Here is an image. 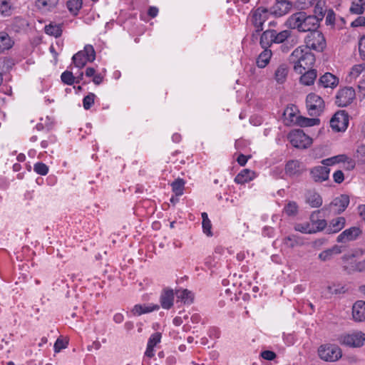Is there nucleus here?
Wrapping results in <instances>:
<instances>
[{"mask_svg": "<svg viewBox=\"0 0 365 365\" xmlns=\"http://www.w3.org/2000/svg\"><path fill=\"white\" fill-rule=\"evenodd\" d=\"M289 62L293 64L294 71L301 74L309 69L315 62V57L308 49L303 46L295 48L289 56Z\"/></svg>", "mask_w": 365, "mask_h": 365, "instance_id": "obj_1", "label": "nucleus"}, {"mask_svg": "<svg viewBox=\"0 0 365 365\" xmlns=\"http://www.w3.org/2000/svg\"><path fill=\"white\" fill-rule=\"evenodd\" d=\"M270 14L267 8L260 6L250 11L248 21L255 28V31L259 32L263 30L264 23L269 19Z\"/></svg>", "mask_w": 365, "mask_h": 365, "instance_id": "obj_2", "label": "nucleus"}, {"mask_svg": "<svg viewBox=\"0 0 365 365\" xmlns=\"http://www.w3.org/2000/svg\"><path fill=\"white\" fill-rule=\"evenodd\" d=\"M318 354L321 359L329 362L336 361L342 356L341 349L335 344H330L320 346Z\"/></svg>", "mask_w": 365, "mask_h": 365, "instance_id": "obj_3", "label": "nucleus"}, {"mask_svg": "<svg viewBox=\"0 0 365 365\" xmlns=\"http://www.w3.org/2000/svg\"><path fill=\"white\" fill-rule=\"evenodd\" d=\"M307 49H312L317 51H323L326 48V40L322 32L315 30L309 32L305 38Z\"/></svg>", "mask_w": 365, "mask_h": 365, "instance_id": "obj_4", "label": "nucleus"}, {"mask_svg": "<svg viewBox=\"0 0 365 365\" xmlns=\"http://www.w3.org/2000/svg\"><path fill=\"white\" fill-rule=\"evenodd\" d=\"M96 58V52L91 45H86L83 50L78 51L72 57L74 65L80 68L84 67L87 62H93Z\"/></svg>", "mask_w": 365, "mask_h": 365, "instance_id": "obj_5", "label": "nucleus"}, {"mask_svg": "<svg viewBox=\"0 0 365 365\" xmlns=\"http://www.w3.org/2000/svg\"><path fill=\"white\" fill-rule=\"evenodd\" d=\"M341 344L350 347H361L365 342V334L360 331L344 334L339 336Z\"/></svg>", "mask_w": 365, "mask_h": 365, "instance_id": "obj_6", "label": "nucleus"}, {"mask_svg": "<svg viewBox=\"0 0 365 365\" xmlns=\"http://www.w3.org/2000/svg\"><path fill=\"white\" fill-rule=\"evenodd\" d=\"M288 138L295 148H307L312 143V139L302 130H294L289 133Z\"/></svg>", "mask_w": 365, "mask_h": 365, "instance_id": "obj_7", "label": "nucleus"}, {"mask_svg": "<svg viewBox=\"0 0 365 365\" xmlns=\"http://www.w3.org/2000/svg\"><path fill=\"white\" fill-rule=\"evenodd\" d=\"M309 114L312 116L319 115L324 108L323 99L318 95L309 93L306 100Z\"/></svg>", "mask_w": 365, "mask_h": 365, "instance_id": "obj_8", "label": "nucleus"}, {"mask_svg": "<svg viewBox=\"0 0 365 365\" xmlns=\"http://www.w3.org/2000/svg\"><path fill=\"white\" fill-rule=\"evenodd\" d=\"M349 204V197L346 195H341L334 198L329 205L325 206L323 210L329 214L339 215L343 212Z\"/></svg>", "mask_w": 365, "mask_h": 365, "instance_id": "obj_9", "label": "nucleus"}, {"mask_svg": "<svg viewBox=\"0 0 365 365\" xmlns=\"http://www.w3.org/2000/svg\"><path fill=\"white\" fill-rule=\"evenodd\" d=\"M285 116H289L291 122L295 123L300 127H311L319 125L320 120L317 118H306L301 115H297L292 112V108H287L284 113Z\"/></svg>", "mask_w": 365, "mask_h": 365, "instance_id": "obj_10", "label": "nucleus"}, {"mask_svg": "<svg viewBox=\"0 0 365 365\" xmlns=\"http://www.w3.org/2000/svg\"><path fill=\"white\" fill-rule=\"evenodd\" d=\"M349 124V116L344 110L337 111L330 120L331 128L336 131H344Z\"/></svg>", "mask_w": 365, "mask_h": 365, "instance_id": "obj_11", "label": "nucleus"}, {"mask_svg": "<svg viewBox=\"0 0 365 365\" xmlns=\"http://www.w3.org/2000/svg\"><path fill=\"white\" fill-rule=\"evenodd\" d=\"M354 98V90L351 87H346L338 91L335 103L339 107H345L349 105Z\"/></svg>", "mask_w": 365, "mask_h": 365, "instance_id": "obj_12", "label": "nucleus"}, {"mask_svg": "<svg viewBox=\"0 0 365 365\" xmlns=\"http://www.w3.org/2000/svg\"><path fill=\"white\" fill-rule=\"evenodd\" d=\"M362 235V230L359 227H351L340 233L336 242L339 243H346L357 240Z\"/></svg>", "mask_w": 365, "mask_h": 365, "instance_id": "obj_13", "label": "nucleus"}, {"mask_svg": "<svg viewBox=\"0 0 365 365\" xmlns=\"http://www.w3.org/2000/svg\"><path fill=\"white\" fill-rule=\"evenodd\" d=\"M305 202L311 207L318 208L322 206L323 200L315 190H308L304 194Z\"/></svg>", "mask_w": 365, "mask_h": 365, "instance_id": "obj_14", "label": "nucleus"}, {"mask_svg": "<svg viewBox=\"0 0 365 365\" xmlns=\"http://www.w3.org/2000/svg\"><path fill=\"white\" fill-rule=\"evenodd\" d=\"M291 8L292 4L288 0H275L271 13L277 16H282L287 14Z\"/></svg>", "mask_w": 365, "mask_h": 365, "instance_id": "obj_15", "label": "nucleus"}, {"mask_svg": "<svg viewBox=\"0 0 365 365\" xmlns=\"http://www.w3.org/2000/svg\"><path fill=\"white\" fill-rule=\"evenodd\" d=\"M330 170L326 166H316L310 170L312 178L315 182H323L329 178Z\"/></svg>", "mask_w": 365, "mask_h": 365, "instance_id": "obj_16", "label": "nucleus"}, {"mask_svg": "<svg viewBox=\"0 0 365 365\" xmlns=\"http://www.w3.org/2000/svg\"><path fill=\"white\" fill-rule=\"evenodd\" d=\"M304 16V12L299 11L291 15L286 21V26L292 29H297L301 32L303 17Z\"/></svg>", "mask_w": 365, "mask_h": 365, "instance_id": "obj_17", "label": "nucleus"}, {"mask_svg": "<svg viewBox=\"0 0 365 365\" xmlns=\"http://www.w3.org/2000/svg\"><path fill=\"white\" fill-rule=\"evenodd\" d=\"M301 32L313 31L317 30L319 22L317 18L312 15H307L304 12Z\"/></svg>", "mask_w": 365, "mask_h": 365, "instance_id": "obj_18", "label": "nucleus"}, {"mask_svg": "<svg viewBox=\"0 0 365 365\" xmlns=\"http://www.w3.org/2000/svg\"><path fill=\"white\" fill-rule=\"evenodd\" d=\"M353 319L356 322L365 321V302L359 300L352 307Z\"/></svg>", "mask_w": 365, "mask_h": 365, "instance_id": "obj_19", "label": "nucleus"}, {"mask_svg": "<svg viewBox=\"0 0 365 365\" xmlns=\"http://www.w3.org/2000/svg\"><path fill=\"white\" fill-rule=\"evenodd\" d=\"M346 225V220L344 217H338L331 220L327 225L326 232L334 234L341 230Z\"/></svg>", "mask_w": 365, "mask_h": 365, "instance_id": "obj_20", "label": "nucleus"}, {"mask_svg": "<svg viewBox=\"0 0 365 365\" xmlns=\"http://www.w3.org/2000/svg\"><path fill=\"white\" fill-rule=\"evenodd\" d=\"M174 293L170 289H165L160 297L161 307L165 309H170L173 305Z\"/></svg>", "mask_w": 365, "mask_h": 365, "instance_id": "obj_21", "label": "nucleus"}, {"mask_svg": "<svg viewBox=\"0 0 365 365\" xmlns=\"http://www.w3.org/2000/svg\"><path fill=\"white\" fill-rule=\"evenodd\" d=\"M160 308L158 304H136L133 307L132 309V313L134 315L140 316L143 314L149 313L153 311L158 310Z\"/></svg>", "mask_w": 365, "mask_h": 365, "instance_id": "obj_22", "label": "nucleus"}, {"mask_svg": "<svg viewBox=\"0 0 365 365\" xmlns=\"http://www.w3.org/2000/svg\"><path fill=\"white\" fill-rule=\"evenodd\" d=\"M319 83L324 88H335L339 83V79L330 73H326L319 78Z\"/></svg>", "mask_w": 365, "mask_h": 365, "instance_id": "obj_23", "label": "nucleus"}, {"mask_svg": "<svg viewBox=\"0 0 365 365\" xmlns=\"http://www.w3.org/2000/svg\"><path fill=\"white\" fill-rule=\"evenodd\" d=\"M255 177V173L249 169H244L238 173L235 178V182L237 184L243 185L247 183Z\"/></svg>", "mask_w": 365, "mask_h": 365, "instance_id": "obj_24", "label": "nucleus"}, {"mask_svg": "<svg viewBox=\"0 0 365 365\" xmlns=\"http://www.w3.org/2000/svg\"><path fill=\"white\" fill-rule=\"evenodd\" d=\"M341 247L338 245H334L329 249L322 251L319 255V259L323 262L330 260L334 255L341 253Z\"/></svg>", "mask_w": 365, "mask_h": 365, "instance_id": "obj_25", "label": "nucleus"}, {"mask_svg": "<svg viewBox=\"0 0 365 365\" xmlns=\"http://www.w3.org/2000/svg\"><path fill=\"white\" fill-rule=\"evenodd\" d=\"M289 73L288 66L286 64L279 65L274 71V79L278 83H283L287 80Z\"/></svg>", "mask_w": 365, "mask_h": 365, "instance_id": "obj_26", "label": "nucleus"}, {"mask_svg": "<svg viewBox=\"0 0 365 365\" xmlns=\"http://www.w3.org/2000/svg\"><path fill=\"white\" fill-rule=\"evenodd\" d=\"M274 43V30L264 31L260 38V45L263 48H267Z\"/></svg>", "mask_w": 365, "mask_h": 365, "instance_id": "obj_27", "label": "nucleus"}, {"mask_svg": "<svg viewBox=\"0 0 365 365\" xmlns=\"http://www.w3.org/2000/svg\"><path fill=\"white\" fill-rule=\"evenodd\" d=\"M13 44L14 41L6 32H0V53L11 48Z\"/></svg>", "mask_w": 365, "mask_h": 365, "instance_id": "obj_28", "label": "nucleus"}, {"mask_svg": "<svg viewBox=\"0 0 365 365\" xmlns=\"http://www.w3.org/2000/svg\"><path fill=\"white\" fill-rule=\"evenodd\" d=\"M44 31L46 34L58 38L62 34V26L61 24L51 22L45 26Z\"/></svg>", "mask_w": 365, "mask_h": 365, "instance_id": "obj_29", "label": "nucleus"}, {"mask_svg": "<svg viewBox=\"0 0 365 365\" xmlns=\"http://www.w3.org/2000/svg\"><path fill=\"white\" fill-rule=\"evenodd\" d=\"M300 78V82L305 86H310L314 83L317 78V71L314 69H307Z\"/></svg>", "mask_w": 365, "mask_h": 365, "instance_id": "obj_30", "label": "nucleus"}, {"mask_svg": "<svg viewBox=\"0 0 365 365\" xmlns=\"http://www.w3.org/2000/svg\"><path fill=\"white\" fill-rule=\"evenodd\" d=\"M177 298L184 304H190L193 302L194 294L187 289H179L176 292Z\"/></svg>", "mask_w": 365, "mask_h": 365, "instance_id": "obj_31", "label": "nucleus"}, {"mask_svg": "<svg viewBox=\"0 0 365 365\" xmlns=\"http://www.w3.org/2000/svg\"><path fill=\"white\" fill-rule=\"evenodd\" d=\"M315 212L310 215V224L314 228V233L321 232L327 227V222L325 220H316L314 217Z\"/></svg>", "mask_w": 365, "mask_h": 365, "instance_id": "obj_32", "label": "nucleus"}, {"mask_svg": "<svg viewBox=\"0 0 365 365\" xmlns=\"http://www.w3.org/2000/svg\"><path fill=\"white\" fill-rule=\"evenodd\" d=\"M272 57V51L267 48L259 55L257 59V65L259 68H264L269 62Z\"/></svg>", "mask_w": 365, "mask_h": 365, "instance_id": "obj_33", "label": "nucleus"}, {"mask_svg": "<svg viewBox=\"0 0 365 365\" xmlns=\"http://www.w3.org/2000/svg\"><path fill=\"white\" fill-rule=\"evenodd\" d=\"M365 11V0H352L349 11L351 14L361 15Z\"/></svg>", "mask_w": 365, "mask_h": 365, "instance_id": "obj_34", "label": "nucleus"}, {"mask_svg": "<svg viewBox=\"0 0 365 365\" xmlns=\"http://www.w3.org/2000/svg\"><path fill=\"white\" fill-rule=\"evenodd\" d=\"M58 0H37L36 6L43 11L53 9L58 4Z\"/></svg>", "mask_w": 365, "mask_h": 365, "instance_id": "obj_35", "label": "nucleus"}, {"mask_svg": "<svg viewBox=\"0 0 365 365\" xmlns=\"http://www.w3.org/2000/svg\"><path fill=\"white\" fill-rule=\"evenodd\" d=\"M300 163L298 160H289L285 166V172L289 175H294L299 172Z\"/></svg>", "mask_w": 365, "mask_h": 365, "instance_id": "obj_36", "label": "nucleus"}, {"mask_svg": "<svg viewBox=\"0 0 365 365\" xmlns=\"http://www.w3.org/2000/svg\"><path fill=\"white\" fill-rule=\"evenodd\" d=\"M284 244L289 247H294L302 245V240L298 235H291L284 239Z\"/></svg>", "mask_w": 365, "mask_h": 365, "instance_id": "obj_37", "label": "nucleus"}, {"mask_svg": "<svg viewBox=\"0 0 365 365\" xmlns=\"http://www.w3.org/2000/svg\"><path fill=\"white\" fill-rule=\"evenodd\" d=\"M295 231L304 234L314 233V228L312 227L310 222L296 223L294 226Z\"/></svg>", "mask_w": 365, "mask_h": 365, "instance_id": "obj_38", "label": "nucleus"}, {"mask_svg": "<svg viewBox=\"0 0 365 365\" xmlns=\"http://www.w3.org/2000/svg\"><path fill=\"white\" fill-rule=\"evenodd\" d=\"M299 206L294 201H289L284 207V212L288 216H294L298 212Z\"/></svg>", "mask_w": 365, "mask_h": 365, "instance_id": "obj_39", "label": "nucleus"}, {"mask_svg": "<svg viewBox=\"0 0 365 365\" xmlns=\"http://www.w3.org/2000/svg\"><path fill=\"white\" fill-rule=\"evenodd\" d=\"M202 229L203 232L206 234L207 236H212V233L211 231L212 229V224L210 220L208 218V215L206 212L202 213Z\"/></svg>", "mask_w": 365, "mask_h": 365, "instance_id": "obj_40", "label": "nucleus"}, {"mask_svg": "<svg viewBox=\"0 0 365 365\" xmlns=\"http://www.w3.org/2000/svg\"><path fill=\"white\" fill-rule=\"evenodd\" d=\"M172 190L177 196L182 195L183 194L185 182L182 179L175 180L172 184Z\"/></svg>", "mask_w": 365, "mask_h": 365, "instance_id": "obj_41", "label": "nucleus"}, {"mask_svg": "<svg viewBox=\"0 0 365 365\" xmlns=\"http://www.w3.org/2000/svg\"><path fill=\"white\" fill-rule=\"evenodd\" d=\"M291 35V31L289 30H284L279 33H277L275 30H274V38L275 43H283L288 37Z\"/></svg>", "mask_w": 365, "mask_h": 365, "instance_id": "obj_42", "label": "nucleus"}, {"mask_svg": "<svg viewBox=\"0 0 365 365\" xmlns=\"http://www.w3.org/2000/svg\"><path fill=\"white\" fill-rule=\"evenodd\" d=\"M81 6L82 0H68L67 1V7L68 10L74 14H77Z\"/></svg>", "mask_w": 365, "mask_h": 365, "instance_id": "obj_43", "label": "nucleus"}, {"mask_svg": "<svg viewBox=\"0 0 365 365\" xmlns=\"http://www.w3.org/2000/svg\"><path fill=\"white\" fill-rule=\"evenodd\" d=\"M314 15L317 18L318 21H322L324 16V3L320 1L319 4L314 5Z\"/></svg>", "mask_w": 365, "mask_h": 365, "instance_id": "obj_44", "label": "nucleus"}, {"mask_svg": "<svg viewBox=\"0 0 365 365\" xmlns=\"http://www.w3.org/2000/svg\"><path fill=\"white\" fill-rule=\"evenodd\" d=\"M61 81L63 83L67 85H72L75 83L76 78L73 76L72 72L66 71L62 73L61 76Z\"/></svg>", "mask_w": 365, "mask_h": 365, "instance_id": "obj_45", "label": "nucleus"}, {"mask_svg": "<svg viewBox=\"0 0 365 365\" xmlns=\"http://www.w3.org/2000/svg\"><path fill=\"white\" fill-rule=\"evenodd\" d=\"M96 98V95L93 93H90L83 99V106L86 110H88L93 105Z\"/></svg>", "mask_w": 365, "mask_h": 365, "instance_id": "obj_46", "label": "nucleus"}, {"mask_svg": "<svg viewBox=\"0 0 365 365\" xmlns=\"http://www.w3.org/2000/svg\"><path fill=\"white\" fill-rule=\"evenodd\" d=\"M34 171L41 175H46L48 172V166L43 163H36L34 166Z\"/></svg>", "mask_w": 365, "mask_h": 365, "instance_id": "obj_47", "label": "nucleus"}, {"mask_svg": "<svg viewBox=\"0 0 365 365\" xmlns=\"http://www.w3.org/2000/svg\"><path fill=\"white\" fill-rule=\"evenodd\" d=\"M161 340V334L159 332L153 333L149 338L148 345L150 346L155 347Z\"/></svg>", "mask_w": 365, "mask_h": 365, "instance_id": "obj_48", "label": "nucleus"}, {"mask_svg": "<svg viewBox=\"0 0 365 365\" xmlns=\"http://www.w3.org/2000/svg\"><path fill=\"white\" fill-rule=\"evenodd\" d=\"M362 72H364L363 71V67L361 66V64H357V65H355L351 69V71L349 72V76L351 78H356Z\"/></svg>", "mask_w": 365, "mask_h": 365, "instance_id": "obj_49", "label": "nucleus"}, {"mask_svg": "<svg viewBox=\"0 0 365 365\" xmlns=\"http://www.w3.org/2000/svg\"><path fill=\"white\" fill-rule=\"evenodd\" d=\"M356 157L361 163H365V145H361L356 150Z\"/></svg>", "mask_w": 365, "mask_h": 365, "instance_id": "obj_50", "label": "nucleus"}, {"mask_svg": "<svg viewBox=\"0 0 365 365\" xmlns=\"http://www.w3.org/2000/svg\"><path fill=\"white\" fill-rule=\"evenodd\" d=\"M68 342L61 339H58L54 344V351L56 352L60 351L62 349L66 347Z\"/></svg>", "mask_w": 365, "mask_h": 365, "instance_id": "obj_51", "label": "nucleus"}, {"mask_svg": "<svg viewBox=\"0 0 365 365\" xmlns=\"http://www.w3.org/2000/svg\"><path fill=\"white\" fill-rule=\"evenodd\" d=\"M0 12L6 16L11 14V8L6 1H2L0 4Z\"/></svg>", "mask_w": 365, "mask_h": 365, "instance_id": "obj_52", "label": "nucleus"}, {"mask_svg": "<svg viewBox=\"0 0 365 365\" xmlns=\"http://www.w3.org/2000/svg\"><path fill=\"white\" fill-rule=\"evenodd\" d=\"M359 50L361 58L365 59V36L359 40Z\"/></svg>", "mask_w": 365, "mask_h": 365, "instance_id": "obj_53", "label": "nucleus"}, {"mask_svg": "<svg viewBox=\"0 0 365 365\" xmlns=\"http://www.w3.org/2000/svg\"><path fill=\"white\" fill-rule=\"evenodd\" d=\"M351 26L352 27L365 26V17L359 16L351 22Z\"/></svg>", "mask_w": 365, "mask_h": 365, "instance_id": "obj_54", "label": "nucleus"}, {"mask_svg": "<svg viewBox=\"0 0 365 365\" xmlns=\"http://www.w3.org/2000/svg\"><path fill=\"white\" fill-rule=\"evenodd\" d=\"M261 356L266 360H273L276 357V354L272 351H264L261 353Z\"/></svg>", "mask_w": 365, "mask_h": 365, "instance_id": "obj_55", "label": "nucleus"}, {"mask_svg": "<svg viewBox=\"0 0 365 365\" xmlns=\"http://www.w3.org/2000/svg\"><path fill=\"white\" fill-rule=\"evenodd\" d=\"M333 178L335 182L341 183L344 180V175L341 170L336 171L333 175Z\"/></svg>", "mask_w": 365, "mask_h": 365, "instance_id": "obj_56", "label": "nucleus"}, {"mask_svg": "<svg viewBox=\"0 0 365 365\" xmlns=\"http://www.w3.org/2000/svg\"><path fill=\"white\" fill-rule=\"evenodd\" d=\"M327 289L329 290V292L330 294H339V293H342V292H344L345 290H344V287H341L340 288H337L334 284V285H331V286H328L327 287Z\"/></svg>", "mask_w": 365, "mask_h": 365, "instance_id": "obj_57", "label": "nucleus"}, {"mask_svg": "<svg viewBox=\"0 0 365 365\" xmlns=\"http://www.w3.org/2000/svg\"><path fill=\"white\" fill-rule=\"evenodd\" d=\"M322 0H299V2L303 4V7H308L309 6H314L319 4Z\"/></svg>", "mask_w": 365, "mask_h": 365, "instance_id": "obj_58", "label": "nucleus"}, {"mask_svg": "<svg viewBox=\"0 0 365 365\" xmlns=\"http://www.w3.org/2000/svg\"><path fill=\"white\" fill-rule=\"evenodd\" d=\"M250 158V156H246L243 154H240L237 158V163H239L240 165L241 166H244L247 162V160L248 158Z\"/></svg>", "mask_w": 365, "mask_h": 365, "instance_id": "obj_59", "label": "nucleus"}, {"mask_svg": "<svg viewBox=\"0 0 365 365\" xmlns=\"http://www.w3.org/2000/svg\"><path fill=\"white\" fill-rule=\"evenodd\" d=\"M357 209L360 217L365 222V205H359Z\"/></svg>", "mask_w": 365, "mask_h": 365, "instance_id": "obj_60", "label": "nucleus"}, {"mask_svg": "<svg viewBox=\"0 0 365 365\" xmlns=\"http://www.w3.org/2000/svg\"><path fill=\"white\" fill-rule=\"evenodd\" d=\"M356 269L361 272H365V259L356 264Z\"/></svg>", "mask_w": 365, "mask_h": 365, "instance_id": "obj_61", "label": "nucleus"}, {"mask_svg": "<svg viewBox=\"0 0 365 365\" xmlns=\"http://www.w3.org/2000/svg\"><path fill=\"white\" fill-rule=\"evenodd\" d=\"M148 14L150 17L155 18L158 14V9L155 6H150L148 9Z\"/></svg>", "mask_w": 365, "mask_h": 365, "instance_id": "obj_62", "label": "nucleus"}, {"mask_svg": "<svg viewBox=\"0 0 365 365\" xmlns=\"http://www.w3.org/2000/svg\"><path fill=\"white\" fill-rule=\"evenodd\" d=\"M334 160L336 163H341V162H346V160H349V158L345 155H339L334 156Z\"/></svg>", "mask_w": 365, "mask_h": 365, "instance_id": "obj_63", "label": "nucleus"}, {"mask_svg": "<svg viewBox=\"0 0 365 365\" xmlns=\"http://www.w3.org/2000/svg\"><path fill=\"white\" fill-rule=\"evenodd\" d=\"M103 81V76L100 73H96L93 77V82L96 85H99Z\"/></svg>", "mask_w": 365, "mask_h": 365, "instance_id": "obj_64", "label": "nucleus"}]
</instances>
